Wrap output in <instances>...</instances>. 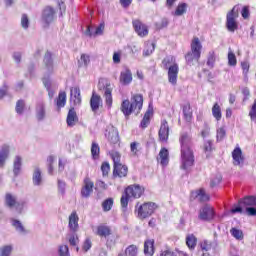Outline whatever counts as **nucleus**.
<instances>
[{
  "instance_id": "nucleus-1",
  "label": "nucleus",
  "mask_w": 256,
  "mask_h": 256,
  "mask_svg": "<svg viewBox=\"0 0 256 256\" xmlns=\"http://www.w3.org/2000/svg\"><path fill=\"white\" fill-rule=\"evenodd\" d=\"M179 142L181 145V169L184 171H189L190 167L195 165V156L193 155V150L191 149L193 142L191 140V135L187 132H183L180 135Z\"/></svg>"
},
{
  "instance_id": "nucleus-2",
  "label": "nucleus",
  "mask_w": 256,
  "mask_h": 256,
  "mask_svg": "<svg viewBox=\"0 0 256 256\" xmlns=\"http://www.w3.org/2000/svg\"><path fill=\"white\" fill-rule=\"evenodd\" d=\"M138 109L137 113L143 109V95L136 94L132 98V102L129 100H124L121 104L120 110L122 111L123 115L128 119V117L133 113V111H136Z\"/></svg>"
},
{
  "instance_id": "nucleus-3",
  "label": "nucleus",
  "mask_w": 256,
  "mask_h": 256,
  "mask_svg": "<svg viewBox=\"0 0 256 256\" xmlns=\"http://www.w3.org/2000/svg\"><path fill=\"white\" fill-rule=\"evenodd\" d=\"M164 69L168 70V81L171 85H177V77L179 75V65L175 63V57L167 56L162 61Z\"/></svg>"
},
{
  "instance_id": "nucleus-4",
  "label": "nucleus",
  "mask_w": 256,
  "mask_h": 256,
  "mask_svg": "<svg viewBox=\"0 0 256 256\" xmlns=\"http://www.w3.org/2000/svg\"><path fill=\"white\" fill-rule=\"evenodd\" d=\"M201 42L199 38H194L191 43V51L185 55L187 65H195V63H199V59H201Z\"/></svg>"
},
{
  "instance_id": "nucleus-5",
  "label": "nucleus",
  "mask_w": 256,
  "mask_h": 256,
  "mask_svg": "<svg viewBox=\"0 0 256 256\" xmlns=\"http://www.w3.org/2000/svg\"><path fill=\"white\" fill-rule=\"evenodd\" d=\"M111 157L114 163L113 176L125 177L129 171V168L121 164V154L119 152H112Z\"/></svg>"
},
{
  "instance_id": "nucleus-6",
  "label": "nucleus",
  "mask_w": 256,
  "mask_h": 256,
  "mask_svg": "<svg viewBox=\"0 0 256 256\" xmlns=\"http://www.w3.org/2000/svg\"><path fill=\"white\" fill-rule=\"evenodd\" d=\"M4 205L5 207H8V209H15L17 213L21 215V213H23V207H25V202L17 201V196L11 193H6Z\"/></svg>"
},
{
  "instance_id": "nucleus-7",
  "label": "nucleus",
  "mask_w": 256,
  "mask_h": 256,
  "mask_svg": "<svg viewBox=\"0 0 256 256\" xmlns=\"http://www.w3.org/2000/svg\"><path fill=\"white\" fill-rule=\"evenodd\" d=\"M237 17H239V9L237 6H234L230 12H228L226 16V29L230 33H235L239 29V25L237 24Z\"/></svg>"
},
{
  "instance_id": "nucleus-8",
  "label": "nucleus",
  "mask_w": 256,
  "mask_h": 256,
  "mask_svg": "<svg viewBox=\"0 0 256 256\" xmlns=\"http://www.w3.org/2000/svg\"><path fill=\"white\" fill-rule=\"evenodd\" d=\"M98 89L99 91H104L106 105L111 107V105H113V88H111V83L105 79H100L98 82Z\"/></svg>"
},
{
  "instance_id": "nucleus-9",
  "label": "nucleus",
  "mask_w": 256,
  "mask_h": 256,
  "mask_svg": "<svg viewBox=\"0 0 256 256\" xmlns=\"http://www.w3.org/2000/svg\"><path fill=\"white\" fill-rule=\"evenodd\" d=\"M155 209H157V204L154 202L144 203L138 208V217L140 219H147V217H151L155 213Z\"/></svg>"
},
{
  "instance_id": "nucleus-10",
  "label": "nucleus",
  "mask_w": 256,
  "mask_h": 256,
  "mask_svg": "<svg viewBox=\"0 0 256 256\" xmlns=\"http://www.w3.org/2000/svg\"><path fill=\"white\" fill-rule=\"evenodd\" d=\"M41 19L44 27H49L55 21V9L51 6L45 7L42 11Z\"/></svg>"
},
{
  "instance_id": "nucleus-11",
  "label": "nucleus",
  "mask_w": 256,
  "mask_h": 256,
  "mask_svg": "<svg viewBox=\"0 0 256 256\" xmlns=\"http://www.w3.org/2000/svg\"><path fill=\"white\" fill-rule=\"evenodd\" d=\"M215 217V211L209 205H204L199 210L198 218L200 221H211Z\"/></svg>"
},
{
  "instance_id": "nucleus-12",
  "label": "nucleus",
  "mask_w": 256,
  "mask_h": 256,
  "mask_svg": "<svg viewBox=\"0 0 256 256\" xmlns=\"http://www.w3.org/2000/svg\"><path fill=\"white\" fill-rule=\"evenodd\" d=\"M43 65L45 69L46 75H53V71H55V65L53 63V54L47 51L44 55Z\"/></svg>"
},
{
  "instance_id": "nucleus-13",
  "label": "nucleus",
  "mask_w": 256,
  "mask_h": 256,
  "mask_svg": "<svg viewBox=\"0 0 256 256\" xmlns=\"http://www.w3.org/2000/svg\"><path fill=\"white\" fill-rule=\"evenodd\" d=\"M132 25L138 37H147L149 35V27H147V25L141 22V20H133Z\"/></svg>"
},
{
  "instance_id": "nucleus-14",
  "label": "nucleus",
  "mask_w": 256,
  "mask_h": 256,
  "mask_svg": "<svg viewBox=\"0 0 256 256\" xmlns=\"http://www.w3.org/2000/svg\"><path fill=\"white\" fill-rule=\"evenodd\" d=\"M35 113L37 121H45V118L47 117V108L44 101L40 100L36 103Z\"/></svg>"
},
{
  "instance_id": "nucleus-15",
  "label": "nucleus",
  "mask_w": 256,
  "mask_h": 256,
  "mask_svg": "<svg viewBox=\"0 0 256 256\" xmlns=\"http://www.w3.org/2000/svg\"><path fill=\"white\" fill-rule=\"evenodd\" d=\"M232 158L234 161V165L239 167H243V165H245V156H243V151L241 150V148L236 147L232 151Z\"/></svg>"
},
{
  "instance_id": "nucleus-16",
  "label": "nucleus",
  "mask_w": 256,
  "mask_h": 256,
  "mask_svg": "<svg viewBox=\"0 0 256 256\" xmlns=\"http://www.w3.org/2000/svg\"><path fill=\"white\" fill-rule=\"evenodd\" d=\"M93 187H95V184L89 178H86L84 180V186L81 189V196L84 199H89L91 193H93Z\"/></svg>"
},
{
  "instance_id": "nucleus-17",
  "label": "nucleus",
  "mask_w": 256,
  "mask_h": 256,
  "mask_svg": "<svg viewBox=\"0 0 256 256\" xmlns=\"http://www.w3.org/2000/svg\"><path fill=\"white\" fill-rule=\"evenodd\" d=\"M11 153V146L8 144H3L0 147V169L5 167V163L7 159H9V155Z\"/></svg>"
},
{
  "instance_id": "nucleus-18",
  "label": "nucleus",
  "mask_w": 256,
  "mask_h": 256,
  "mask_svg": "<svg viewBox=\"0 0 256 256\" xmlns=\"http://www.w3.org/2000/svg\"><path fill=\"white\" fill-rule=\"evenodd\" d=\"M103 31H105V23H100L99 26L96 27V29L93 26H87L84 34L87 37H93V35H103Z\"/></svg>"
},
{
  "instance_id": "nucleus-19",
  "label": "nucleus",
  "mask_w": 256,
  "mask_h": 256,
  "mask_svg": "<svg viewBox=\"0 0 256 256\" xmlns=\"http://www.w3.org/2000/svg\"><path fill=\"white\" fill-rule=\"evenodd\" d=\"M106 131L108 133L105 134V137H107L108 141L112 143V145H117V143H119V131L117 128L111 126Z\"/></svg>"
},
{
  "instance_id": "nucleus-20",
  "label": "nucleus",
  "mask_w": 256,
  "mask_h": 256,
  "mask_svg": "<svg viewBox=\"0 0 256 256\" xmlns=\"http://www.w3.org/2000/svg\"><path fill=\"white\" fill-rule=\"evenodd\" d=\"M100 105H103V99H101V96L99 94L93 92L90 98L91 111L93 113H97V111H99Z\"/></svg>"
},
{
  "instance_id": "nucleus-21",
  "label": "nucleus",
  "mask_w": 256,
  "mask_h": 256,
  "mask_svg": "<svg viewBox=\"0 0 256 256\" xmlns=\"http://www.w3.org/2000/svg\"><path fill=\"white\" fill-rule=\"evenodd\" d=\"M126 195H129L130 197H134V199H139L143 195V188L139 185L134 186H128L125 189Z\"/></svg>"
},
{
  "instance_id": "nucleus-22",
  "label": "nucleus",
  "mask_w": 256,
  "mask_h": 256,
  "mask_svg": "<svg viewBox=\"0 0 256 256\" xmlns=\"http://www.w3.org/2000/svg\"><path fill=\"white\" fill-rule=\"evenodd\" d=\"M160 141H167L169 139V123L167 120H163L158 132Z\"/></svg>"
},
{
  "instance_id": "nucleus-23",
  "label": "nucleus",
  "mask_w": 256,
  "mask_h": 256,
  "mask_svg": "<svg viewBox=\"0 0 256 256\" xmlns=\"http://www.w3.org/2000/svg\"><path fill=\"white\" fill-rule=\"evenodd\" d=\"M120 83L122 85H129L131 81H133V73H131V70L129 68H125L120 73Z\"/></svg>"
},
{
  "instance_id": "nucleus-24",
  "label": "nucleus",
  "mask_w": 256,
  "mask_h": 256,
  "mask_svg": "<svg viewBox=\"0 0 256 256\" xmlns=\"http://www.w3.org/2000/svg\"><path fill=\"white\" fill-rule=\"evenodd\" d=\"M70 99L74 105H81V89L73 87L70 89Z\"/></svg>"
},
{
  "instance_id": "nucleus-25",
  "label": "nucleus",
  "mask_w": 256,
  "mask_h": 256,
  "mask_svg": "<svg viewBox=\"0 0 256 256\" xmlns=\"http://www.w3.org/2000/svg\"><path fill=\"white\" fill-rule=\"evenodd\" d=\"M79 121V117H77V112L75 111V108H71L68 111V115L66 118V123L68 127H75V124Z\"/></svg>"
},
{
  "instance_id": "nucleus-26",
  "label": "nucleus",
  "mask_w": 256,
  "mask_h": 256,
  "mask_svg": "<svg viewBox=\"0 0 256 256\" xmlns=\"http://www.w3.org/2000/svg\"><path fill=\"white\" fill-rule=\"evenodd\" d=\"M69 228L73 233L79 229V216L76 211L72 212L69 216Z\"/></svg>"
},
{
  "instance_id": "nucleus-27",
  "label": "nucleus",
  "mask_w": 256,
  "mask_h": 256,
  "mask_svg": "<svg viewBox=\"0 0 256 256\" xmlns=\"http://www.w3.org/2000/svg\"><path fill=\"white\" fill-rule=\"evenodd\" d=\"M23 167V158L21 156H15L13 161V174L15 177H19L21 174V168Z\"/></svg>"
},
{
  "instance_id": "nucleus-28",
  "label": "nucleus",
  "mask_w": 256,
  "mask_h": 256,
  "mask_svg": "<svg viewBox=\"0 0 256 256\" xmlns=\"http://www.w3.org/2000/svg\"><path fill=\"white\" fill-rule=\"evenodd\" d=\"M111 234H112L111 227L104 224L99 225L97 227L96 235H98V237H102L106 239V237H109V235Z\"/></svg>"
},
{
  "instance_id": "nucleus-29",
  "label": "nucleus",
  "mask_w": 256,
  "mask_h": 256,
  "mask_svg": "<svg viewBox=\"0 0 256 256\" xmlns=\"http://www.w3.org/2000/svg\"><path fill=\"white\" fill-rule=\"evenodd\" d=\"M155 253V240H146L144 242V255L153 256Z\"/></svg>"
},
{
  "instance_id": "nucleus-30",
  "label": "nucleus",
  "mask_w": 256,
  "mask_h": 256,
  "mask_svg": "<svg viewBox=\"0 0 256 256\" xmlns=\"http://www.w3.org/2000/svg\"><path fill=\"white\" fill-rule=\"evenodd\" d=\"M151 115H153V108H151V104H149V108L144 114V117L140 123V127H142V129L147 128L149 123H151Z\"/></svg>"
},
{
  "instance_id": "nucleus-31",
  "label": "nucleus",
  "mask_w": 256,
  "mask_h": 256,
  "mask_svg": "<svg viewBox=\"0 0 256 256\" xmlns=\"http://www.w3.org/2000/svg\"><path fill=\"white\" fill-rule=\"evenodd\" d=\"M240 205L243 207H256V196H246L243 199H240Z\"/></svg>"
},
{
  "instance_id": "nucleus-32",
  "label": "nucleus",
  "mask_w": 256,
  "mask_h": 256,
  "mask_svg": "<svg viewBox=\"0 0 256 256\" xmlns=\"http://www.w3.org/2000/svg\"><path fill=\"white\" fill-rule=\"evenodd\" d=\"M33 185L39 187L41 183H43V177L41 176V169L36 167L34 169L33 177H32Z\"/></svg>"
},
{
  "instance_id": "nucleus-33",
  "label": "nucleus",
  "mask_w": 256,
  "mask_h": 256,
  "mask_svg": "<svg viewBox=\"0 0 256 256\" xmlns=\"http://www.w3.org/2000/svg\"><path fill=\"white\" fill-rule=\"evenodd\" d=\"M159 159L160 163L162 165H168L169 164V150L167 148H162L159 152Z\"/></svg>"
},
{
  "instance_id": "nucleus-34",
  "label": "nucleus",
  "mask_w": 256,
  "mask_h": 256,
  "mask_svg": "<svg viewBox=\"0 0 256 256\" xmlns=\"http://www.w3.org/2000/svg\"><path fill=\"white\" fill-rule=\"evenodd\" d=\"M183 115L185 121H187L188 123L191 121V119H193V111H191V104L186 103L183 106Z\"/></svg>"
},
{
  "instance_id": "nucleus-35",
  "label": "nucleus",
  "mask_w": 256,
  "mask_h": 256,
  "mask_svg": "<svg viewBox=\"0 0 256 256\" xmlns=\"http://www.w3.org/2000/svg\"><path fill=\"white\" fill-rule=\"evenodd\" d=\"M12 227L16 229L18 233H26L25 226H23V223L17 219H10Z\"/></svg>"
},
{
  "instance_id": "nucleus-36",
  "label": "nucleus",
  "mask_w": 256,
  "mask_h": 256,
  "mask_svg": "<svg viewBox=\"0 0 256 256\" xmlns=\"http://www.w3.org/2000/svg\"><path fill=\"white\" fill-rule=\"evenodd\" d=\"M129 199H131L130 195H127L126 192L122 195L120 199L121 208L123 213H127V207L129 206Z\"/></svg>"
},
{
  "instance_id": "nucleus-37",
  "label": "nucleus",
  "mask_w": 256,
  "mask_h": 256,
  "mask_svg": "<svg viewBox=\"0 0 256 256\" xmlns=\"http://www.w3.org/2000/svg\"><path fill=\"white\" fill-rule=\"evenodd\" d=\"M139 255V248L137 245H130L125 249V256H137Z\"/></svg>"
},
{
  "instance_id": "nucleus-38",
  "label": "nucleus",
  "mask_w": 256,
  "mask_h": 256,
  "mask_svg": "<svg viewBox=\"0 0 256 256\" xmlns=\"http://www.w3.org/2000/svg\"><path fill=\"white\" fill-rule=\"evenodd\" d=\"M65 103H67V93L60 92L57 98L56 105L59 109H61V107H65Z\"/></svg>"
},
{
  "instance_id": "nucleus-39",
  "label": "nucleus",
  "mask_w": 256,
  "mask_h": 256,
  "mask_svg": "<svg viewBox=\"0 0 256 256\" xmlns=\"http://www.w3.org/2000/svg\"><path fill=\"white\" fill-rule=\"evenodd\" d=\"M89 63H91V58L87 54H82L80 60H78L79 67H88Z\"/></svg>"
},
{
  "instance_id": "nucleus-40",
  "label": "nucleus",
  "mask_w": 256,
  "mask_h": 256,
  "mask_svg": "<svg viewBox=\"0 0 256 256\" xmlns=\"http://www.w3.org/2000/svg\"><path fill=\"white\" fill-rule=\"evenodd\" d=\"M195 197L196 199H198V201H201L202 203H205V201H209V196L205 193L204 189L198 190Z\"/></svg>"
},
{
  "instance_id": "nucleus-41",
  "label": "nucleus",
  "mask_w": 256,
  "mask_h": 256,
  "mask_svg": "<svg viewBox=\"0 0 256 256\" xmlns=\"http://www.w3.org/2000/svg\"><path fill=\"white\" fill-rule=\"evenodd\" d=\"M212 115L216 118V121H221V106L218 103H215L212 107Z\"/></svg>"
},
{
  "instance_id": "nucleus-42",
  "label": "nucleus",
  "mask_w": 256,
  "mask_h": 256,
  "mask_svg": "<svg viewBox=\"0 0 256 256\" xmlns=\"http://www.w3.org/2000/svg\"><path fill=\"white\" fill-rule=\"evenodd\" d=\"M15 111L18 115H23V112L25 111V100L20 99L16 102Z\"/></svg>"
},
{
  "instance_id": "nucleus-43",
  "label": "nucleus",
  "mask_w": 256,
  "mask_h": 256,
  "mask_svg": "<svg viewBox=\"0 0 256 256\" xmlns=\"http://www.w3.org/2000/svg\"><path fill=\"white\" fill-rule=\"evenodd\" d=\"M11 253H13V246L6 245L0 247V256H11Z\"/></svg>"
},
{
  "instance_id": "nucleus-44",
  "label": "nucleus",
  "mask_w": 256,
  "mask_h": 256,
  "mask_svg": "<svg viewBox=\"0 0 256 256\" xmlns=\"http://www.w3.org/2000/svg\"><path fill=\"white\" fill-rule=\"evenodd\" d=\"M184 13H187V4L186 3H182V4L178 5L174 15H176V17H181V15H184Z\"/></svg>"
},
{
  "instance_id": "nucleus-45",
  "label": "nucleus",
  "mask_w": 256,
  "mask_h": 256,
  "mask_svg": "<svg viewBox=\"0 0 256 256\" xmlns=\"http://www.w3.org/2000/svg\"><path fill=\"white\" fill-rule=\"evenodd\" d=\"M102 209L105 212L111 211V209H113V198H107L104 200L102 203Z\"/></svg>"
},
{
  "instance_id": "nucleus-46",
  "label": "nucleus",
  "mask_w": 256,
  "mask_h": 256,
  "mask_svg": "<svg viewBox=\"0 0 256 256\" xmlns=\"http://www.w3.org/2000/svg\"><path fill=\"white\" fill-rule=\"evenodd\" d=\"M100 151L101 149L99 148V144H97V142H92L91 155L93 159H97V157H99Z\"/></svg>"
},
{
  "instance_id": "nucleus-47",
  "label": "nucleus",
  "mask_w": 256,
  "mask_h": 256,
  "mask_svg": "<svg viewBox=\"0 0 256 256\" xmlns=\"http://www.w3.org/2000/svg\"><path fill=\"white\" fill-rule=\"evenodd\" d=\"M186 245L189 247V249H195L197 245V238H195L194 235H190L186 238Z\"/></svg>"
},
{
  "instance_id": "nucleus-48",
  "label": "nucleus",
  "mask_w": 256,
  "mask_h": 256,
  "mask_svg": "<svg viewBox=\"0 0 256 256\" xmlns=\"http://www.w3.org/2000/svg\"><path fill=\"white\" fill-rule=\"evenodd\" d=\"M215 61V52L210 51L208 53L207 66L210 67V69H213V67H215Z\"/></svg>"
},
{
  "instance_id": "nucleus-49",
  "label": "nucleus",
  "mask_w": 256,
  "mask_h": 256,
  "mask_svg": "<svg viewBox=\"0 0 256 256\" xmlns=\"http://www.w3.org/2000/svg\"><path fill=\"white\" fill-rule=\"evenodd\" d=\"M130 151L133 155L137 156V154L141 151V144L139 142H132L130 144Z\"/></svg>"
},
{
  "instance_id": "nucleus-50",
  "label": "nucleus",
  "mask_w": 256,
  "mask_h": 256,
  "mask_svg": "<svg viewBox=\"0 0 256 256\" xmlns=\"http://www.w3.org/2000/svg\"><path fill=\"white\" fill-rule=\"evenodd\" d=\"M228 65H230V67H235V65H237V57L231 50L228 52Z\"/></svg>"
},
{
  "instance_id": "nucleus-51",
  "label": "nucleus",
  "mask_w": 256,
  "mask_h": 256,
  "mask_svg": "<svg viewBox=\"0 0 256 256\" xmlns=\"http://www.w3.org/2000/svg\"><path fill=\"white\" fill-rule=\"evenodd\" d=\"M213 151V141L206 140L204 142V153H206V156L209 157V153Z\"/></svg>"
},
{
  "instance_id": "nucleus-52",
  "label": "nucleus",
  "mask_w": 256,
  "mask_h": 256,
  "mask_svg": "<svg viewBox=\"0 0 256 256\" xmlns=\"http://www.w3.org/2000/svg\"><path fill=\"white\" fill-rule=\"evenodd\" d=\"M101 171H102L103 177H107V175H109V171H111V166L109 165V162L102 163Z\"/></svg>"
},
{
  "instance_id": "nucleus-53",
  "label": "nucleus",
  "mask_w": 256,
  "mask_h": 256,
  "mask_svg": "<svg viewBox=\"0 0 256 256\" xmlns=\"http://www.w3.org/2000/svg\"><path fill=\"white\" fill-rule=\"evenodd\" d=\"M230 233L232 236H234L235 239L241 240L243 239V231L237 229V228H232L230 230Z\"/></svg>"
},
{
  "instance_id": "nucleus-54",
  "label": "nucleus",
  "mask_w": 256,
  "mask_h": 256,
  "mask_svg": "<svg viewBox=\"0 0 256 256\" xmlns=\"http://www.w3.org/2000/svg\"><path fill=\"white\" fill-rule=\"evenodd\" d=\"M29 25H30L29 16H27V14H22V17H21L22 29H29Z\"/></svg>"
},
{
  "instance_id": "nucleus-55",
  "label": "nucleus",
  "mask_w": 256,
  "mask_h": 256,
  "mask_svg": "<svg viewBox=\"0 0 256 256\" xmlns=\"http://www.w3.org/2000/svg\"><path fill=\"white\" fill-rule=\"evenodd\" d=\"M105 239H106V247L108 249H111V247H114L116 240H115V236L113 234L109 235Z\"/></svg>"
},
{
  "instance_id": "nucleus-56",
  "label": "nucleus",
  "mask_w": 256,
  "mask_h": 256,
  "mask_svg": "<svg viewBox=\"0 0 256 256\" xmlns=\"http://www.w3.org/2000/svg\"><path fill=\"white\" fill-rule=\"evenodd\" d=\"M243 204L240 203V200L238 201V204H234L232 209L230 210L231 213H243Z\"/></svg>"
},
{
  "instance_id": "nucleus-57",
  "label": "nucleus",
  "mask_w": 256,
  "mask_h": 256,
  "mask_svg": "<svg viewBox=\"0 0 256 256\" xmlns=\"http://www.w3.org/2000/svg\"><path fill=\"white\" fill-rule=\"evenodd\" d=\"M211 128L209 127V124L204 123L203 129L201 131V137H203V139H205V137H209Z\"/></svg>"
},
{
  "instance_id": "nucleus-58",
  "label": "nucleus",
  "mask_w": 256,
  "mask_h": 256,
  "mask_svg": "<svg viewBox=\"0 0 256 256\" xmlns=\"http://www.w3.org/2000/svg\"><path fill=\"white\" fill-rule=\"evenodd\" d=\"M59 256H69V246L62 245L59 247Z\"/></svg>"
},
{
  "instance_id": "nucleus-59",
  "label": "nucleus",
  "mask_w": 256,
  "mask_h": 256,
  "mask_svg": "<svg viewBox=\"0 0 256 256\" xmlns=\"http://www.w3.org/2000/svg\"><path fill=\"white\" fill-rule=\"evenodd\" d=\"M155 51V44L152 43L148 46V48L144 49L143 55L144 57H149Z\"/></svg>"
},
{
  "instance_id": "nucleus-60",
  "label": "nucleus",
  "mask_w": 256,
  "mask_h": 256,
  "mask_svg": "<svg viewBox=\"0 0 256 256\" xmlns=\"http://www.w3.org/2000/svg\"><path fill=\"white\" fill-rule=\"evenodd\" d=\"M50 75L45 73V76L42 79V83L44 87L47 89H51V79L49 78Z\"/></svg>"
},
{
  "instance_id": "nucleus-61",
  "label": "nucleus",
  "mask_w": 256,
  "mask_h": 256,
  "mask_svg": "<svg viewBox=\"0 0 256 256\" xmlns=\"http://www.w3.org/2000/svg\"><path fill=\"white\" fill-rule=\"evenodd\" d=\"M168 26H169V19L167 18H162L160 23H156L157 29H165Z\"/></svg>"
},
{
  "instance_id": "nucleus-62",
  "label": "nucleus",
  "mask_w": 256,
  "mask_h": 256,
  "mask_svg": "<svg viewBox=\"0 0 256 256\" xmlns=\"http://www.w3.org/2000/svg\"><path fill=\"white\" fill-rule=\"evenodd\" d=\"M69 243L72 245V247L77 246V243H79V237H77V234L73 233L71 234L69 238Z\"/></svg>"
},
{
  "instance_id": "nucleus-63",
  "label": "nucleus",
  "mask_w": 256,
  "mask_h": 256,
  "mask_svg": "<svg viewBox=\"0 0 256 256\" xmlns=\"http://www.w3.org/2000/svg\"><path fill=\"white\" fill-rule=\"evenodd\" d=\"M249 117L252 121H255V119H256V99L254 100L252 108L249 112Z\"/></svg>"
},
{
  "instance_id": "nucleus-64",
  "label": "nucleus",
  "mask_w": 256,
  "mask_h": 256,
  "mask_svg": "<svg viewBox=\"0 0 256 256\" xmlns=\"http://www.w3.org/2000/svg\"><path fill=\"white\" fill-rule=\"evenodd\" d=\"M226 132L223 128L217 130V141H223L225 139Z\"/></svg>"
}]
</instances>
